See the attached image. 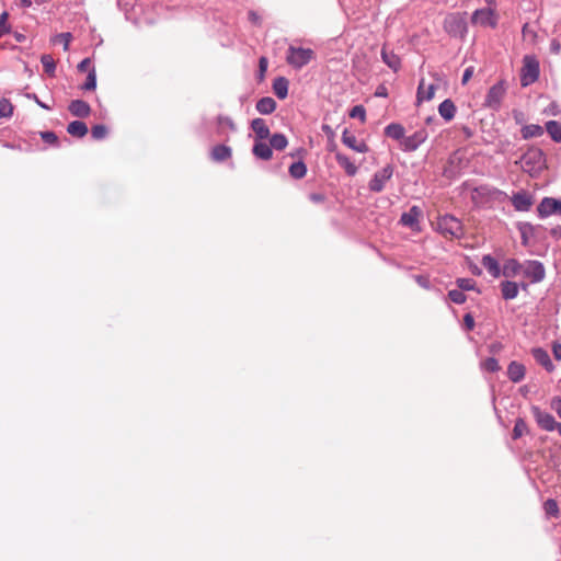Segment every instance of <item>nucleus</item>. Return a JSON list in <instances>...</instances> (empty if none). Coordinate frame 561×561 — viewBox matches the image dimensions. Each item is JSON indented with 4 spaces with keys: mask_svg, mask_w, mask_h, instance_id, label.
Masks as SVG:
<instances>
[{
    "mask_svg": "<svg viewBox=\"0 0 561 561\" xmlns=\"http://www.w3.org/2000/svg\"><path fill=\"white\" fill-rule=\"evenodd\" d=\"M481 264L492 277L497 278L501 275L499 262L492 255H484L481 260Z\"/></svg>",
    "mask_w": 561,
    "mask_h": 561,
    "instance_id": "nucleus-26",
    "label": "nucleus"
},
{
    "mask_svg": "<svg viewBox=\"0 0 561 561\" xmlns=\"http://www.w3.org/2000/svg\"><path fill=\"white\" fill-rule=\"evenodd\" d=\"M504 87L502 83L494 84L490 88L488 91L486 98H485V105L491 108H499L501 101L504 95Z\"/></svg>",
    "mask_w": 561,
    "mask_h": 561,
    "instance_id": "nucleus-13",
    "label": "nucleus"
},
{
    "mask_svg": "<svg viewBox=\"0 0 561 561\" xmlns=\"http://www.w3.org/2000/svg\"><path fill=\"white\" fill-rule=\"evenodd\" d=\"M503 192L490 185H480L472 190L471 201L478 207H483L486 204L495 201Z\"/></svg>",
    "mask_w": 561,
    "mask_h": 561,
    "instance_id": "nucleus-5",
    "label": "nucleus"
},
{
    "mask_svg": "<svg viewBox=\"0 0 561 561\" xmlns=\"http://www.w3.org/2000/svg\"><path fill=\"white\" fill-rule=\"evenodd\" d=\"M522 275L533 284L540 283L545 279L546 270L541 262L529 260L523 263Z\"/></svg>",
    "mask_w": 561,
    "mask_h": 561,
    "instance_id": "nucleus-7",
    "label": "nucleus"
},
{
    "mask_svg": "<svg viewBox=\"0 0 561 561\" xmlns=\"http://www.w3.org/2000/svg\"><path fill=\"white\" fill-rule=\"evenodd\" d=\"M272 88L274 94L278 99L284 100L288 94V80L284 77H278L274 80Z\"/></svg>",
    "mask_w": 561,
    "mask_h": 561,
    "instance_id": "nucleus-32",
    "label": "nucleus"
},
{
    "mask_svg": "<svg viewBox=\"0 0 561 561\" xmlns=\"http://www.w3.org/2000/svg\"><path fill=\"white\" fill-rule=\"evenodd\" d=\"M550 51L554 55H558L561 53V44L558 39L553 38L550 42Z\"/></svg>",
    "mask_w": 561,
    "mask_h": 561,
    "instance_id": "nucleus-58",
    "label": "nucleus"
},
{
    "mask_svg": "<svg viewBox=\"0 0 561 561\" xmlns=\"http://www.w3.org/2000/svg\"><path fill=\"white\" fill-rule=\"evenodd\" d=\"M527 432V424L523 419H517L513 428V438L518 439Z\"/></svg>",
    "mask_w": 561,
    "mask_h": 561,
    "instance_id": "nucleus-41",
    "label": "nucleus"
},
{
    "mask_svg": "<svg viewBox=\"0 0 561 561\" xmlns=\"http://www.w3.org/2000/svg\"><path fill=\"white\" fill-rule=\"evenodd\" d=\"M550 407L558 414V416L561 419V397L552 398L551 402H550Z\"/></svg>",
    "mask_w": 561,
    "mask_h": 561,
    "instance_id": "nucleus-51",
    "label": "nucleus"
},
{
    "mask_svg": "<svg viewBox=\"0 0 561 561\" xmlns=\"http://www.w3.org/2000/svg\"><path fill=\"white\" fill-rule=\"evenodd\" d=\"M553 356L557 360H561V344L554 343L552 346Z\"/></svg>",
    "mask_w": 561,
    "mask_h": 561,
    "instance_id": "nucleus-62",
    "label": "nucleus"
},
{
    "mask_svg": "<svg viewBox=\"0 0 561 561\" xmlns=\"http://www.w3.org/2000/svg\"><path fill=\"white\" fill-rule=\"evenodd\" d=\"M69 112L80 118L88 117L91 113L90 105L83 100H73L68 106Z\"/></svg>",
    "mask_w": 561,
    "mask_h": 561,
    "instance_id": "nucleus-19",
    "label": "nucleus"
},
{
    "mask_svg": "<svg viewBox=\"0 0 561 561\" xmlns=\"http://www.w3.org/2000/svg\"><path fill=\"white\" fill-rule=\"evenodd\" d=\"M531 230H533V226L529 224H526L520 228V233H522V239H523L524 244L527 243L528 232H530Z\"/></svg>",
    "mask_w": 561,
    "mask_h": 561,
    "instance_id": "nucleus-57",
    "label": "nucleus"
},
{
    "mask_svg": "<svg viewBox=\"0 0 561 561\" xmlns=\"http://www.w3.org/2000/svg\"><path fill=\"white\" fill-rule=\"evenodd\" d=\"M249 20L253 23V24H260L261 22V18L260 15L254 12V11H250L249 12Z\"/></svg>",
    "mask_w": 561,
    "mask_h": 561,
    "instance_id": "nucleus-63",
    "label": "nucleus"
},
{
    "mask_svg": "<svg viewBox=\"0 0 561 561\" xmlns=\"http://www.w3.org/2000/svg\"><path fill=\"white\" fill-rule=\"evenodd\" d=\"M415 282L423 288L430 289L431 282L427 276L424 275H415L414 276Z\"/></svg>",
    "mask_w": 561,
    "mask_h": 561,
    "instance_id": "nucleus-52",
    "label": "nucleus"
},
{
    "mask_svg": "<svg viewBox=\"0 0 561 561\" xmlns=\"http://www.w3.org/2000/svg\"><path fill=\"white\" fill-rule=\"evenodd\" d=\"M463 324L466 330L471 331L474 328V319L471 313H466L463 317Z\"/></svg>",
    "mask_w": 561,
    "mask_h": 561,
    "instance_id": "nucleus-53",
    "label": "nucleus"
},
{
    "mask_svg": "<svg viewBox=\"0 0 561 561\" xmlns=\"http://www.w3.org/2000/svg\"><path fill=\"white\" fill-rule=\"evenodd\" d=\"M255 108L259 113L263 115H268L275 111L276 102L274 99L265 96L256 102Z\"/></svg>",
    "mask_w": 561,
    "mask_h": 561,
    "instance_id": "nucleus-30",
    "label": "nucleus"
},
{
    "mask_svg": "<svg viewBox=\"0 0 561 561\" xmlns=\"http://www.w3.org/2000/svg\"><path fill=\"white\" fill-rule=\"evenodd\" d=\"M41 62L43 65V68H44V71L53 77L55 75V71H56V64H55V60L54 58L51 57V55H43L41 57Z\"/></svg>",
    "mask_w": 561,
    "mask_h": 561,
    "instance_id": "nucleus-38",
    "label": "nucleus"
},
{
    "mask_svg": "<svg viewBox=\"0 0 561 561\" xmlns=\"http://www.w3.org/2000/svg\"><path fill=\"white\" fill-rule=\"evenodd\" d=\"M522 169L531 176H537L546 168V154L540 148L531 147L522 156Z\"/></svg>",
    "mask_w": 561,
    "mask_h": 561,
    "instance_id": "nucleus-1",
    "label": "nucleus"
},
{
    "mask_svg": "<svg viewBox=\"0 0 561 561\" xmlns=\"http://www.w3.org/2000/svg\"><path fill=\"white\" fill-rule=\"evenodd\" d=\"M456 111V105L450 99L444 100L438 106V113L446 122H450L455 117Z\"/></svg>",
    "mask_w": 561,
    "mask_h": 561,
    "instance_id": "nucleus-25",
    "label": "nucleus"
},
{
    "mask_svg": "<svg viewBox=\"0 0 561 561\" xmlns=\"http://www.w3.org/2000/svg\"><path fill=\"white\" fill-rule=\"evenodd\" d=\"M482 368L490 373H495L500 370V365L496 358L489 357L482 363Z\"/></svg>",
    "mask_w": 561,
    "mask_h": 561,
    "instance_id": "nucleus-45",
    "label": "nucleus"
},
{
    "mask_svg": "<svg viewBox=\"0 0 561 561\" xmlns=\"http://www.w3.org/2000/svg\"><path fill=\"white\" fill-rule=\"evenodd\" d=\"M422 210L417 206H412L407 213H403L400 222L409 228L414 229L419 225Z\"/></svg>",
    "mask_w": 561,
    "mask_h": 561,
    "instance_id": "nucleus-17",
    "label": "nucleus"
},
{
    "mask_svg": "<svg viewBox=\"0 0 561 561\" xmlns=\"http://www.w3.org/2000/svg\"><path fill=\"white\" fill-rule=\"evenodd\" d=\"M457 286L460 290H472L474 288L476 282L472 278H458L456 280Z\"/></svg>",
    "mask_w": 561,
    "mask_h": 561,
    "instance_id": "nucleus-47",
    "label": "nucleus"
},
{
    "mask_svg": "<svg viewBox=\"0 0 561 561\" xmlns=\"http://www.w3.org/2000/svg\"><path fill=\"white\" fill-rule=\"evenodd\" d=\"M67 133L72 137L82 138L88 134V126L81 121H73L68 124Z\"/></svg>",
    "mask_w": 561,
    "mask_h": 561,
    "instance_id": "nucleus-31",
    "label": "nucleus"
},
{
    "mask_svg": "<svg viewBox=\"0 0 561 561\" xmlns=\"http://www.w3.org/2000/svg\"><path fill=\"white\" fill-rule=\"evenodd\" d=\"M392 175L393 167L391 164H387L374 174L373 179L368 183V188L375 193L383 191L386 183L392 178Z\"/></svg>",
    "mask_w": 561,
    "mask_h": 561,
    "instance_id": "nucleus-8",
    "label": "nucleus"
},
{
    "mask_svg": "<svg viewBox=\"0 0 561 561\" xmlns=\"http://www.w3.org/2000/svg\"><path fill=\"white\" fill-rule=\"evenodd\" d=\"M511 202L517 211H528L534 203L533 196L526 191L514 193L511 197Z\"/></svg>",
    "mask_w": 561,
    "mask_h": 561,
    "instance_id": "nucleus-11",
    "label": "nucleus"
},
{
    "mask_svg": "<svg viewBox=\"0 0 561 561\" xmlns=\"http://www.w3.org/2000/svg\"><path fill=\"white\" fill-rule=\"evenodd\" d=\"M449 299L457 305H461L466 301L467 297L460 289H451L448 291Z\"/></svg>",
    "mask_w": 561,
    "mask_h": 561,
    "instance_id": "nucleus-44",
    "label": "nucleus"
},
{
    "mask_svg": "<svg viewBox=\"0 0 561 561\" xmlns=\"http://www.w3.org/2000/svg\"><path fill=\"white\" fill-rule=\"evenodd\" d=\"M96 88V72L92 67L87 76L85 82L82 84L81 89L84 91H92Z\"/></svg>",
    "mask_w": 561,
    "mask_h": 561,
    "instance_id": "nucleus-39",
    "label": "nucleus"
},
{
    "mask_svg": "<svg viewBox=\"0 0 561 561\" xmlns=\"http://www.w3.org/2000/svg\"><path fill=\"white\" fill-rule=\"evenodd\" d=\"M342 142L356 152L365 153L369 150L365 141L358 140L356 136L351 134L347 129H344L342 134Z\"/></svg>",
    "mask_w": 561,
    "mask_h": 561,
    "instance_id": "nucleus-14",
    "label": "nucleus"
},
{
    "mask_svg": "<svg viewBox=\"0 0 561 561\" xmlns=\"http://www.w3.org/2000/svg\"><path fill=\"white\" fill-rule=\"evenodd\" d=\"M107 135V128L104 125H94L91 129V136L95 140H102Z\"/></svg>",
    "mask_w": 561,
    "mask_h": 561,
    "instance_id": "nucleus-43",
    "label": "nucleus"
},
{
    "mask_svg": "<svg viewBox=\"0 0 561 561\" xmlns=\"http://www.w3.org/2000/svg\"><path fill=\"white\" fill-rule=\"evenodd\" d=\"M375 96H377V98H387L388 96V89L383 84L378 85L376 91H375Z\"/></svg>",
    "mask_w": 561,
    "mask_h": 561,
    "instance_id": "nucleus-61",
    "label": "nucleus"
},
{
    "mask_svg": "<svg viewBox=\"0 0 561 561\" xmlns=\"http://www.w3.org/2000/svg\"><path fill=\"white\" fill-rule=\"evenodd\" d=\"M427 138V133L424 129L415 131L409 137H404L401 141L402 149L404 151L416 150Z\"/></svg>",
    "mask_w": 561,
    "mask_h": 561,
    "instance_id": "nucleus-12",
    "label": "nucleus"
},
{
    "mask_svg": "<svg viewBox=\"0 0 561 561\" xmlns=\"http://www.w3.org/2000/svg\"><path fill=\"white\" fill-rule=\"evenodd\" d=\"M472 75H473V67L466 68L462 73V78H461L462 84H466L471 79Z\"/></svg>",
    "mask_w": 561,
    "mask_h": 561,
    "instance_id": "nucleus-59",
    "label": "nucleus"
},
{
    "mask_svg": "<svg viewBox=\"0 0 561 561\" xmlns=\"http://www.w3.org/2000/svg\"><path fill=\"white\" fill-rule=\"evenodd\" d=\"M252 153L257 159L268 161L273 157V149L265 140H254Z\"/></svg>",
    "mask_w": 561,
    "mask_h": 561,
    "instance_id": "nucleus-15",
    "label": "nucleus"
},
{
    "mask_svg": "<svg viewBox=\"0 0 561 561\" xmlns=\"http://www.w3.org/2000/svg\"><path fill=\"white\" fill-rule=\"evenodd\" d=\"M267 139H270V145H271L272 149H275L278 151L284 150L288 145V140H287L286 136L282 133H276V134L270 135V137Z\"/></svg>",
    "mask_w": 561,
    "mask_h": 561,
    "instance_id": "nucleus-35",
    "label": "nucleus"
},
{
    "mask_svg": "<svg viewBox=\"0 0 561 561\" xmlns=\"http://www.w3.org/2000/svg\"><path fill=\"white\" fill-rule=\"evenodd\" d=\"M543 508H545V512L547 515H552V516H557L559 510H558V504L554 500L552 499H549L545 502L543 504Z\"/></svg>",
    "mask_w": 561,
    "mask_h": 561,
    "instance_id": "nucleus-48",
    "label": "nucleus"
},
{
    "mask_svg": "<svg viewBox=\"0 0 561 561\" xmlns=\"http://www.w3.org/2000/svg\"><path fill=\"white\" fill-rule=\"evenodd\" d=\"M531 355L539 365L545 367L547 371H552L554 369V365L546 350L535 347L531 350Z\"/></svg>",
    "mask_w": 561,
    "mask_h": 561,
    "instance_id": "nucleus-18",
    "label": "nucleus"
},
{
    "mask_svg": "<svg viewBox=\"0 0 561 561\" xmlns=\"http://www.w3.org/2000/svg\"><path fill=\"white\" fill-rule=\"evenodd\" d=\"M218 123L220 125H226L228 126L230 129H234V124L232 122V119L230 117H227V116H219L218 117Z\"/></svg>",
    "mask_w": 561,
    "mask_h": 561,
    "instance_id": "nucleus-60",
    "label": "nucleus"
},
{
    "mask_svg": "<svg viewBox=\"0 0 561 561\" xmlns=\"http://www.w3.org/2000/svg\"><path fill=\"white\" fill-rule=\"evenodd\" d=\"M531 413L541 430L547 432H553L558 430L560 423L554 420L552 414L542 411L540 408L535 405L531 407Z\"/></svg>",
    "mask_w": 561,
    "mask_h": 561,
    "instance_id": "nucleus-9",
    "label": "nucleus"
},
{
    "mask_svg": "<svg viewBox=\"0 0 561 561\" xmlns=\"http://www.w3.org/2000/svg\"><path fill=\"white\" fill-rule=\"evenodd\" d=\"M436 90H437L436 84L431 83L426 87L425 80L421 79V81L419 82L417 92H416V103L421 104L422 102L431 101L434 98Z\"/></svg>",
    "mask_w": 561,
    "mask_h": 561,
    "instance_id": "nucleus-16",
    "label": "nucleus"
},
{
    "mask_svg": "<svg viewBox=\"0 0 561 561\" xmlns=\"http://www.w3.org/2000/svg\"><path fill=\"white\" fill-rule=\"evenodd\" d=\"M546 130L556 142H561V123L557 121H548L546 123Z\"/></svg>",
    "mask_w": 561,
    "mask_h": 561,
    "instance_id": "nucleus-36",
    "label": "nucleus"
},
{
    "mask_svg": "<svg viewBox=\"0 0 561 561\" xmlns=\"http://www.w3.org/2000/svg\"><path fill=\"white\" fill-rule=\"evenodd\" d=\"M350 116L352 118H359L362 122H364L366 118L365 107L363 105L354 106L350 112Z\"/></svg>",
    "mask_w": 561,
    "mask_h": 561,
    "instance_id": "nucleus-49",
    "label": "nucleus"
},
{
    "mask_svg": "<svg viewBox=\"0 0 561 561\" xmlns=\"http://www.w3.org/2000/svg\"><path fill=\"white\" fill-rule=\"evenodd\" d=\"M471 23L483 27H495L497 24L495 11L491 8L478 9L472 13Z\"/></svg>",
    "mask_w": 561,
    "mask_h": 561,
    "instance_id": "nucleus-10",
    "label": "nucleus"
},
{
    "mask_svg": "<svg viewBox=\"0 0 561 561\" xmlns=\"http://www.w3.org/2000/svg\"><path fill=\"white\" fill-rule=\"evenodd\" d=\"M437 230L445 237L461 238L463 227L461 221L453 215H444L437 220Z\"/></svg>",
    "mask_w": 561,
    "mask_h": 561,
    "instance_id": "nucleus-2",
    "label": "nucleus"
},
{
    "mask_svg": "<svg viewBox=\"0 0 561 561\" xmlns=\"http://www.w3.org/2000/svg\"><path fill=\"white\" fill-rule=\"evenodd\" d=\"M231 157V148L226 145H217L211 150V158L215 161L222 162Z\"/></svg>",
    "mask_w": 561,
    "mask_h": 561,
    "instance_id": "nucleus-33",
    "label": "nucleus"
},
{
    "mask_svg": "<svg viewBox=\"0 0 561 561\" xmlns=\"http://www.w3.org/2000/svg\"><path fill=\"white\" fill-rule=\"evenodd\" d=\"M41 137L48 145H57L58 142V137L54 131H42Z\"/></svg>",
    "mask_w": 561,
    "mask_h": 561,
    "instance_id": "nucleus-50",
    "label": "nucleus"
},
{
    "mask_svg": "<svg viewBox=\"0 0 561 561\" xmlns=\"http://www.w3.org/2000/svg\"><path fill=\"white\" fill-rule=\"evenodd\" d=\"M71 38H72L71 33L66 32V33L57 34L54 37V42L62 44L64 50L67 51L69 49V44L71 42Z\"/></svg>",
    "mask_w": 561,
    "mask_h": 561,
    "instance_id": "nucleus-42",
    "label": "nucleus"
},
{
    "mask_svg": "<svg viewBox=\"0 0 561 561\" xmlns=\"http://www.w3.org/2000/svg\"><path fill=\"white\" fill-rule=\"evenodd\" d=\"M314 58V51L310 48L289 46L286 61L293 68L299 70Z\"/></svg>",
    "mask_w": 561,
    "mask_h": 561,
    "instance_id": "nucleus-3",
    "label": "nucleus"
},
{
    "mask_svg": "<svg viewBox=\"0 0 561 561\" xmlns=\"http://www.w3.org/2000/svg\"><path fill=\"white\" fill-rule=\"evenodd\" d=\"M381 59L389 68H391L396 72L401 67L400 57L397 54H394L392 50H388L386 48V46H383L381 49Z\"/></svg>",
    "mask_w": 561,
    "mask_h": 561,
    "instance_id": "nucleus-23",
    "label": "nucleus"
},
{
    "mask_svg": "<svg viewBox=\"0 0 561 561\" xmlns=\"http://www.w3.org/2000/svg\"><path fill=\"white\" fill-rule=\"evenodd\" d=\"M385 135L389 138L400 140L404 138V127L399 123H391L385 128Z\"/></svg>",
    "mask_w": 561,
    "mask_h": 561,
    "instance_id": "nucleus-34",
    "label": "nucleus"
},
{
    "mask_svg": "<svg viewBox=\"0 0 561 561\" xmlns=\"http://www.w3.org/2000/svg\"><path fill=\"white\" fill-rule=\"evenodd\" d=\"M26 98L30 100H33L38 106H41L44 110H50V106L46 103L42 102L35 93H27Z\"/></svg>",
    "mask_w": 561,
    "mask_h": 561,
    "instance_id": "nucleus-54",
    "label": "nucleus"
},
{
    "mask_svg": "<svg viewBox=\"0 0 561 561\" xmlns=\"http://www.w3.org/2000/svg\"><path fill=\"white\" fill-rule=\"evenodd\" d=\"M545 128L538 124L524 125L520 129L522 138L525 140L541 137Z\"/></svg>",
    "mask_w": 561,
    "mask_h": 561,
    "instance_id": "nucleus-27",
    "label": "nucleus"
},
{
    "mask_svg": "<svg viewBox=\"0 0 561 561\" xmlns=\"http://www.w3.org/2000/svg\"><path fill=\"white\" fill-rule=\"evenodd\" d=\"M288 171L291 178L300 180L307 174V167L305 162L297 161L289 167Z\"/></svg>",
    "mask_w": 561,
    "mask_h": 561,
    "instance_id": "nucleus-37",
    "label": "nucleus"
},
{
    "mask_svg": "<svg viewBox=\"0 0 561 561\" xmlns=\"http://www.w3.org/2000/svg\"><path fill=\"white\" fill-rule=\"evenodd\" d=\"M522 33L525 38H531L534 39L536 37V32L529 27V24H525L523 26Z\"/></svg>",
    "mask_w": 561,
    "mask_h": 561,
    "instance_id": "nucleus-55",
    "label": "nucleus"
},
{
    "mask_svg": "<svg viewBox=\"0 0 561 561\" xmlns=\"http://www.w3.org/2000/svg\"><path fill=\"white\" fill-rule=\"evenodd\" d=\"M539 62L534 56L526 55L523 58V67L520 71V83L528 87L536 82L539 78Z\"/></svg>",
    "mask_w": 561,
    "mask_h": 561,
    "instance_id": "nucleus-4",
    "label": "nucleus"
},
{
    "mask_svg": "<svg viewBox=\"0 0 561 561\" xmlns=\"http://www.w3.org/2000/svg\"><path fill=\"white\" fill-rule=\"evenodd\" d=\"M8 19H9V13L5 11L2 12L0 15V36L9 34L11 31V26L8 23Z\"/></svg>",
    "mask_w": 561,
    "mask_h": 561,
    "instance_id": "nucleus-46",
    "label": "nucleus"
},
{
    "mask_svg": "<svg viewBox=\"0 0 561 561\" xmlns=\"http://www.w3.org/2000/svg\"><path fill=\"white\" fill-rule=\"evenodd\" d=\"M310 199H311L312 202H314V203H320V202H323V201H324V196H323V195H321V194H316V193H313V194H311V195H310Z\"/></svg>",
    "mask_w": 561,
    "mask_h": 561,
    "instance_id": "nucleus-64",
    "label": "nucleus"
},
{
    "mask_svg": "<svg viewBox=\"0 0 561 561\" xmlns=\"http://www.w3.org/2000/svg\"><path fill=\"white\" fill-rule=\"evenodd\" d=\"M445 31L454 37H463L468 32L465 13H451L445 18Z\"/></svg>",
    "mask_w": 561,
    "mask_h": 561,
    "instance_id": "nucleus-6",
    "label": "nucleus"
},
{
    "mask_svg": "<svg viewBox=\"0 0 561 561\" xmlns=\"http://www.w3.org/2000/svg\"><path fill=\"white\" fill-rule=\"evenodd\" d=\"M90 66H91V59L90 58H84L83 60H81L78 65V70L80 72H85L90 70Z\"/></svg>",
    "mask_w": 561,
    "mask_h": 561,
    "instance_id": "nucleus-56",
    "label": "nucleus"
},
{
    "mask_svg": "<svg viewBox=\"0 0 561 561\" xmlns=\"http://www.w3.org/2000/svg\"><path fill=\"white\" fill-rule=\"evenodd\" d=\"M251 128L255 135L254 140H266L271 135L270 128L263 118H254L251 122Z\"/></svg>",
    "mask_w": 561,
    "mask_h": 561,
    "instance_id": "nucleus-20",
    "label": "nucleus"
},
{
    "mask_svg": "<svg viewBox=\"0 0 561 561\" xmlns=\"http://www.w3.org/2000/svg\"><path fill=\"white\" fill-rule=\"evenodd\" d=\"M523 271V264H520L515 259H510L505 261L503 268L501 270V273L505 277H516L517 275L522 274Z\"/></svg>",
    "mask_w": 561,
    "mask_h": 561,
    "instance_id": "nucleus-24",
    "label": "nucleus"
},
{
    "mask_svg": "<svg viewBox=\"0 0 561 561\" xmlns=\"http://www.w3.org/2000/svg\"><path fill=\"white\" fill-rule=\"evenodd\" d=\"M557 201L552 197H545L537 207L539 217L546 218L557 213Z\"/></svg>",
    "mask_w": 561,
    "mask_h": 561,
    "instance_id": "nucleus-21",
    "label": "nucleus"
},
{
    "mask_svg": "<svg viewBox=\"0 0 561 561\" xmlns=\"http://www.w3.org/2000/svg\"><path fill=\"white\" fill-rule=\"evenodd\" d=\"M335 159H336V162L339 163V165L344 169L345 173L348 176H354L357 173L358 168L345 154L337 152L335 154Z\"/></svg>",
    "mask_w": 561,
    "mask_h": 561,
    "instance_id": "nucleus-28",
    "label": "nucleus"
},
{
    "mask_svg": "<svg viewBox=\"0 0 561 561\" xmlns=\"http://www.w3.org/2000/svg\"><path fill=\"white\" fill-rule=\"evenodd\" d=\"M13 115V105L8 99H0V118H9Z\"/></svg>",
    "mask_w": 561,
    "mask_h": 561,
    "instance_id": "nucleus-40",
    "label": "nucleus"
},
{
    "mask_svg": "<svg viewBox=\"0 0 561 561\" xmlns=\"http://www.w3.org/2000/svg\"><path fill=\"white\" fill-rule=\"evenodd\" d=\"M500 287H501L502 297L505 300L515 299L518 295V285L515 282H511V280L502 282Z\"/></svg>",
    "mask_w": 561,
    "mask_h": 561,
    "instance_id": "nucleus-29",
    "label": "nucleus"
},
{
    "mask_svg": "<svg viewBox=\"0 0 561 561\" xmlns=\"http://www.w3.org/2000/svg\"><path fill=\"white\" fill-rule=\"evenodd\" d=\"M526 368L523 364L518 362H511L507 367V377L511 381L517 383L522 381L525 377Z\"/></svg>",
    "mask_w": 561,
    "mask_h": 561,
    "instance_id": "nucleus-22",
    "label": "nucleus"
}]
</instances>
